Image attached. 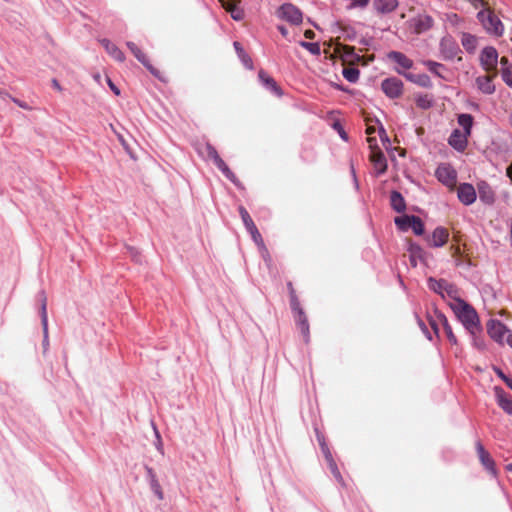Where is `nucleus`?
<instances>
[{"label":"nucleus","mask_w":512,"mask_h":512,"mask_svg":"<svg viewBox=\"0 0 512 512\" xmlns=\"http://www.w3.org/2000/svg\"><path fill=\"white\" fill-rule=\"evenodd\" d=\"M448 305L471 336L480 333L481 326L478 314L470 304L458 297L453 301H449Z\"/></svg>","instance_id":"1"},{"label":"nucleus","mask_w":512,"mask_h":512,"mask_svg":"<svg viewBox=\"0 0 512 512\" xmlns=\"http://www.w3.org/2000/svg\"><path fill=\"white\" fill-rule=\"evenodd\" d=\"M477 18L489 34L495 36H501L503 34L504 26L490 8L486 7L478 12Z\"/></svg>","instance_id":"2"},{"label":"nucleus","mask_w":512,"mask_h":512,"mask_svg":"<svg viewBox=\"0 0 512 512\" xmlns=\"http://www.w3.org/2000/svg\"><path fill=\"white\" fill-rule=\"evenodd\" d=\"M428 287L445 299L447 303L459 297L458 289L453 284L443 279L436 280L434 278H429Z\"/></svg>","instance_id":"3"},{"label":"nucleus","mask_w":512,"mask_h":512,"mask_svg":"<svg viewBox=\"0 0 512 512\" xmlns=\"http://www.w3.org/2000/svg\"><path fill=\"white\" fill-rule=\"evenodd\" d=\"M206 154L208 159L212 160L216 167L236 186L240 187L241 183L236 175L230 170L228 165L224 162V160L220 157L217 150L211 145L206 144L205 146Z\"/></svg>","instance_id":"4"},{"label":"nucleus","mask_w":512,"mask_h":512,"mask_svg":"<svg viewBox=\"0 0 512 512\" xmlns=\"http://www.w3.org/2000/svg\"><path fill=\"white\" fill-rule=\"evenodd\" d=\"M367 142L370 148L369 158L376 174H384L387 170V161L383 152L377 147L376 138L368 137Z\"/></svg>","instance_id":"5"},{"label":"nucleus","mask_w":512,"mask_h":512,"mask_svg":"<svg viewBox=\"0 0 512 512\" xmlns=\"http://www.w3.org/2000/svg\"><path fill=\"white\" fill-rule=\"evenodd\" d=\"M277 17L281 20L287 21L292 25H298L302 22V12L295 5L291 3H285L281 5L277 12Z\"/></svg>","instance_id":"6"},{"label":"nucleus","mask_w":512,"mask_h":512,"mask_svg":"<svg viewBox=\"0 0 512 512\" xmlns=\"http://www.w3.org/2000/svg\"><path fill=\"white\" fill-rule=\"evenodd\" d=\"M396 226L403 231L411 228L416 235H422L424 233V224L422 220L417 216L404 215L395 218Z\"/></svg>","instance_id":"7"},{"label":"nucleus","mask_w":512,"mask_h":512,"mask_svg":"<svg viewBox=\"0 0 512 512\" xmlns=\"http://www.w3.org/2000/svg\"><path fill=\"white\" fill-rule=\"evenodd\" d=\"M480 63L485 71L496 73L498 63L497 50L492 46L485 47L480 53Z\"/></svg>","instance_id":"8"},{"label":"nucleus","mask_w":512,"mask_h":512,"mask_svg":"<svg viewBox=\"0 0 512 512\" xmlns=\"http://www.w3.org/2000/svg\"><path fill=\"white\" fill-rule=\"evenodd\" d=\"M291 309L294 314L297 328L300 330L305 342H308L310 338V330L307 315L301 307V304H297V306H291Z\"/></svg>","instance_id":"9"},{"label":"nucleus","mask_w":512,"mask_h":512,"mask_svg":"<svg viewBox=\"0 0 512 512\" xmlns=\"http://www.w3.org/2000/svg\"><path fill=\"white\" fill-rule=\"evenodd\" d=\"M437 179L449 188H453L457 182L456 171L448 164H441L436 169Z\"/></svg>","instance_id":"10"},{"label":"nucleus","mask_w":512,"mask_h":512,"mask_svg":"<svg viewBox=\"0 0 512 512\" xmlns=\"http://www.w3.org/2000/svg\"><path fill=\"white\" fill-rule=\"evenodd\" d=\"M487 332L489 336L498 343H503L506 341L508 333H512L506 328L505 325L497 320H490L488 322Z\"/></svg>","instance_id":"11"},{"label":"nucleus","mask_w":512,"mask_h":512,"mask_svg":"<svg viewBox=\"0 0 512 512\" xmlns=\"http://www.w3.org/2000/svg\"><path fill=\"white\" fill-rule=\"evenodd\" d=\"M126 45L129 48V50L132 52V54L136 57V59L140 63H142L150 71L151 74H153L155 77L161 79L160 71L151 65L146 54L135 43L129 41L126 43Z\"/></svg>","instance_id":"12"},{"label":"nucleus","mask_w":512,"mask_h":512,"mask_svg":"<svg viewBox=\"0 0 512 512\" xmlns=\"http://www.w3.org/2000/svg\"><path fill=\"white\" fill-rule=\"evenodd\" d=\"M382 90L390 98H397L402 94L403 83L398 78L385 79L381 84Z\"/></svg>","instance_id":"13"},{"label":"nucleus","mask_w":512,"mask_h":512,"mask_svg":"<svg viewBox=\"0 0 512 512\" xmlns=\"http://www.w3.org/2000/svg\"><path fill=\"white\" fill-rule=\"evenodd\" d=\"M475 447L481 464L489 473L495 476L497 473L495 462L489 452L485 450L483 444L480 441L476 442Z\"/></svg>","instance_id":"14"},{"label":"nucleus","mask_w":512,"mask_h":512,"mask_svg":"<svg viewBox=\"0 0 512 512\" xmlns=\"http://www.w3.org/2000/svg\"><path fill=\"white\" fill-rule=\"evenodd\" d=\"M433 19L427 14H419L410 20V26L417 34L429 30L433 26Z\"/></svg>","instance_id":"15"},{"label":"nucleus","mask_w":512,"mask_h":512,"mask_svg":"<svg viewBox=\"0 0 512 512\" xmlns=\"http://www.w3.org/2000/svg\"><path fill=\"white\" fill-rule=\"evenodd\" d=\"M399 6L398 0H372L373 10L378 15L390 14Z\"/></svg>","instance_id":"16"},{"label":"nucleus","mask_w":512,"mask_h":512,"mask_svg":"<svg viewBox=\"0 0 512 512\" xmlns=\"http://www.w3.org/2000/svg\"><path fill=\"white\" fill-rule=\"evenodd\" d=\"M458 198L464 205H471L475 202L477 194L475 188L468 183H463L458 187Z\"/></svg>","instance_id":"17"},{"label":"nucleus","mask_w":512,"mask_h":512,"mask_svg":"<svg viewBox=\"0 0 512 512\" xmlns=\"http://www.w3.org/2000/svg\"><path fill=\"white\" fill-rule=\"evenodd\" d=\"M448 238V230L444 227H437L432 235L427 238V241L431 247H442L447 243Z\"/></svg>","instance_id":"18"},{"label":"nucleus","mask_w":512,"mask_h":512,"mask_svg":"<svg viewBox=\"0 0 512 512\" xmlns=\"http://www.w3.org/2000/svg\"><path fill=\"white\" fill-rule=\"evenodd\" d=\"M468 137V134L456 129L450 135L448 142L456 150L463 151L467 146Z\"/></svg>","instance_id":"19"},{"label":"nucleus","mask_w":512,"mask_h":512,"mask_svg":"<svg viewBox=\"0 0 512 512\" xmlns=\"http://www.w3.org/2000/svg\"><path fill=\"white\" fill-rule=\"evenodd\" d=\"M496 76V73L492 75L480 76L476 79V84L478 89L485 94H492L495 91V85L493 84V79Z\"/></svg>","instance_id":"20"},{"label":"nucleus","mask_w":512,"mask_h":512,"mask_svg":"<svg viewBox=\"0 0 512 512\" xmlns=\"http://www.w3.org/2000/svg\"><path fill=\"white\" fill-rule=\"evenodd\" d=\"M100 43L104 47V49L107 51V53L111 57H113L116 61L124 62V60H125L124 53L114 43H112L108 39H101Z\"/></svg>","instance_id":"21"},{"label":"nucleus","mask_w":512,"mask_h":512,"mask_svg":"<svg viewBox=\"0 0 512 512\" xmlns=\"http://www.w3.org/2000/svg\"><path fill=\"white\" fill-rule=\"evenodd\" d=\"M479 198L485 204H492L495 200V195L492 188L485 182H480L477 185Z\"/></svg>","instance_id":"22"},{"label":"nucleus","mask_w":512,"mask_h":512,"mask_svg":"<svg viewBox=\"0 0 512 512\" xmlns=\"http://www.w3.org/2000/svg\"><path fill=\"white\" fill-rule=\"evenodd\" d=\"M498 405L508 414L512 415V399L507 396L502 388H495Z\"/></svg>","instance_id":"23"},{"label":"nucleus","mask_w":512,"mask_h":512,"mask_svg":"<svg viewBox=\"0 0 512 512\" xmlns=\"http://www.w3.org/2000/svg\"><path fill=\"white\" fill-rule=\"evenodd\" d=\"M335 51L345 62H354L359 60V56L356 55L354 47L338 44Z\"/></svg>","instance_id":"24"},{"label":"nucleus","mask_w":512,"mask_h":512,"mask_svg":"<svg viewBox=\"0 0 512 512\" xmlns=\"http://www.w3.org/2000/svg\"><path fill=\"white\" fill-rule=\"evenodd\" d=\"M146 471H147V477L149 480L151 490L153 491V493L157 496V498L159 500H163V498H164L163 491H162L161 485L157 479L156 473L154 472V470L152 468H149V467L146 468Z\"/></svg>","instance_id":"25"},{"label":"nucleus","mask_w":512,"mask_h":512,"mask_svg":"<svg viewBox=\"0 0 512 512\" xmlns=\"http://www.w3.org/2000/svg\"><path fill=\"white\" fill-rule=\"evenodd\" d=\"M387 57L391 61L397 63L403 69H410L413 66V61L401 52L391 51L387 54Z\"/></svg>","instance_id":"26"},{"label":"nucleus","mask_w":512,"mask_h":512,"mask_svg":"<svg viewBox=\"0 0 512 512\" xmlns=\"http://www.w3.org/2000/svg\"><path fill=\"white\" fill-rule=\"evenodd\" d=\"M390 202H391L392 208L399 213L403 212L406 208L405 200H404L403 196L397 191H393L391 193Z\"/></svg>","instance_id":"27"},{"label":"nucleus","mask_w":512,"mask_h":512,"mask_svg":"<svg viewBox=\"0 0 512 512\" xmlns=\"http://www.w3.org/2000/svg\"><path fill=\"white\" fill-rule=\"evenodd\" d=\"M458 124L463 128L462 132L470 135L473 125V117L470 114H460L458 116Z\"/></svg>","instance_id":"28"},{"label":"nucleus","mask_w":512,"mask_h":512,"mask_svg":"<svg viewBox=\"0 0 512 512\" xmlns=\"http://www.w3.org/2000/svg\"><path fill=\"white\" fill-rule=\"evenodd\" d=\"M259 78L260 80L268 87L270 88L274 93L277 95L281 94V91L279 87L277 86L276 82L273 78H271L269 75H267L264 71H259Z\"/></svg>","instance_id":"29"},{"label":"nucleus","mask_w":512,"mask_h":512,"mask_svg":"<svg viewBox=\"0 0 512 512\" xmlns=\"http://www.w3.org/2000/svg\"><path fill=\"white\" fill-rule=\"evenodd\" d=\"M461 42L463 47L469 52H474L477 47V38L471 34L464 33Z\"/></svg>","instance_id":"30"},{"label":"nucleus","mask_w":512,"mask_h":512,"mask_svg":"<svg viewBox=\"0 0 512 512\" xmlns=\"http://www.w3.org/2000/svg\"><path fill=\"white\" fill-rule=\"evenodd\" d=\"M224 8L231 14V17L235 20H241L243 18V11L233 2H227L223 4Z\"/></svg>","instance_id":"31"},{"label":"nucleus","mask_w":512,"mask_h":512,"mask_svg":"<svg viewBox=\"0 0 512 512\" xmlns=\"http://www.w3.org/2000/svg\"><path fill=\"white\" fill-rule=\"evenodd\" d=\"M41 320L43 326V334L44 339H48V318H47V310H46V298L44 297L41 305Z\"/></svg>","instance_id":"32"},{"label":"nucleus","mask_w":512,"mask_h":512,"mask_svg":"<svg viewBox=\"0 0 512 512\" xmlns=\"http://www.w3.org/2000/svg\"><path fill=\"white\" fill-rule=\"evenodd\" d=\"M325 455H326V459L328 460L329 462V467H330V470L332 472V474L335 476V478L339 481H342V476L340 474V471L336 465V463L334 462L331 454L329 451H326L325 452Z\"/></svg>","instance_id":"33"},{"label":"nucleus","mask_w":512,"mask_h":512,"mask_svg":"<svg viewBox=\"0 0 512 512\" xmlns=\"http://www.w3.org/2000/svg\"><path fill=\"white\" fill-rule=\"evenodd\" d=\"M248 232L250 233L253 241L255 242V244L257 245L258 248H260L263 245H265V243L263 241V238H262V236H261V234L258 231L256 226H254L253 228L248 229Z\"/></svg>","instance_id":"34"},{"label":"nucleus","mask_w":512,"mask_h":512,"mask_svg":"<svg viewBox=\"0 0 512 512\" xmlns=\"http://www.w3.org/2000/svg\"><path fill=\"white\" fill-rule=\"evenodd\" d=\"M343 76L349 81V82H355L358 80L359 77V71L355 68H346L343 70Z\"/></svg>","instance_id":"35"},{"label":"nucleus","mask_w":512,"mask_h":512,"mask_svg":"<svg viewBox=\"0 0 512 512\" xmlns=\"http://www.w3.org/2000/svg\"><path fill=\"white\" fill-rule=\"evenodd\" d=\"M287 288L289 291V297H290V305L291 306H297V304H300V301L298 299V296L296 294V290L291 282L287 283Z\"/></svg>","instance_id":"36"},{"label":"nucleus","mask_w":512,"mask_h":512,"mask_svg":"<svg viewBox=\"0 0 512 512\" xmlns=\"http://www.w3.org/2000/svg\"><path fill=\"white\" fill-rule=\"evenodd\" d=\"M300 45L314 55L320 54V46L318 43H310V42L301 41Z\"/></svg>","instance_id":"37"},{"label":"nucleus","mask_w":512,"mask_h":512,"mask_svg":"<svg viewBox=\"0 0 512 512\" xmlns=\"http://www.w3.org/2000/svg\"><path fill=\"white\" fill-rule=\"evenodd\" d=\"M443 325H444V330H445L446 336H447L448 340L450 341V343L457 344V338L454 335L452 328L450 327V325L448 324V322L445 318L443 319Z\"/></svg>","instance_id":"38"},{"label":"nucleus","mask_w":512,"mask_h":512,"mask_svg":"<svg viewBox=\"0 0 512 512\" xmlns=\"http://www.w3.org/2000/svg\"><path fill=\"white\" fill-rule=\"evenodd\" d=\"M426 66L428 67V69L435 73L436 75L438 76H442L441 75V70L444 69L443 65L440 64V63H437V62H434V61H427L426 62Z\"/></svg>","instance_id":"39"},{"label":"nucleus","mask_w":512,"mask_h":512,"mask_svg":"<svg viewBox=\"0 0 512 512\" xmlns=\"http://www.w3.org/2000/svg\"><path fill=\"white\" fill-rule=\"evenodd\" d=\"M502 78L508 86L512 87V66L502 68Z\"/></svg>","instance_id":"40"},{"label":"nucleus","mask_w":512,"mask_h":512,"mask_svg":"<svg viewBox=\"0 0 512 512\" xmlns=\"http://www.w3.org/2000/svg\"><path fill=\"white\" fill-rule=\"evenodd\" d=\"M410 252H411V263L413 266H416L417 265L416 257H421L422 249L419 246L412 245L410 247Z\"/></svg>","instance_id":"41"},{"label":"nucleus","mask_w":512,"mask_h":512,"mask_svg":"<svg viewBox=\"0 0 512 512\" xmlns=\"http://www.w3.org/2000/svg\"><path fill=\"white\" fill-rule=\"evenodd\" d=\"M259 249V252L263 258V260L265 261V263L267 265H271L272 263V258H271V255L266 247V245H263L262 247L258 248Z\"/></svg>","instance_id":"42"},{"label":"nucleus","mask_w":512,"mask_h":512,"mask_svg":"<svg viewBox=\"0 0 512 512\" xmlns=\"http://www.w3.org/2000/svg\"><path fill=\"white\" fill-rule=\"evenodd\" d=\"M241 219L247 230L256 226L252 218L250 217L249 213L241 217Z\"/></svg>","instance_id":"43"},{"label":"nucleus","mask_w":512,"mask_h":512,"mask_svg":"<svg viewBox=\"0 0 512 512\" xmlns=\"http://www.w3.org/2000/svg\"><path fill=\"white\" fill-rule=\"evenodd\" d=\"M333 127H334V129H335V130H337V132L339 133L340 137H341L343 140H345V141H346V140L348 139L346 132L344 131V129H343V127H342V125H341L339 122H335V123L333 124Z\"/></svg>","instance_id":"44"},{"label":"nucleus","mask_w":512,"mask_h":512,"mask_svg":"<svg viewBox=\"0 0 512 512\" xmlns=\"http://www.w3.org/2000/svg\"><path fill=\"white\" fill-rule=\"evenodd\" d=\"M473 337V344L476 348H478L479 350H484L485 349V343H484V340L479 338L477 336V334H475V336H472Z\"/></svg>","instance_id":"45"},{"label":"nucleus","mask_w":512,"mask_h":512,"mask_svg":"<svg viewBox=\"0 0 512 512\" xmlns=\"http://www.w3.org/2000/svg\"><path fill=\"white\" fill-rule=\"evenodd\" d=\"M417 105L423 109L429 108L431 105V102L426 97H419L417 99Z\"/></svg>","instance_id":"46"},{"label":"nucleus","mask_w":512,"mask_h":512,"mask_svg":"<svg viewBox=\"0 0 512 512\" xmlns=\"http://www.w3.org/2000/svg\"><path fill=\"white\" fill-rule=\"evenodd\" d=\"M244 65L249 68V69H252L253 68V64H252V60L250 59V57L246 54V53H243L242 55H240Z\"/></svg>","instance_id":"47"},{"label":"nucleus","mask_w":512,"mask_h":512,"mask_svg":"<svg viewBox=\"0 0 512 512\" xmlns=\"http://www.w3.org/2000/svg\"><path fill=\"white\" fill-rule=\"evenodd\" d=\"M379 135H380V138H381V140H382L383 142H387V143H389V142H390V140H389V138H388V135H387V133H386V131L384 130V128H383V127H381V128H380V130H379Z\"/></svg>","instance_id":"48"},{"label":"nucleus","mask_w":512,"mask_h":512,"mask_svg":"<svg viewBox=\"0 0 512 512\" xmlns=\"http://www.w3.org/2000/svg\"><path fill=\"white\" fill-rule=\"evenodd\" d=\"M107 83H108L109 87L111 88V90H112L116 95H119V94H120L119 89L115 86V84L111 81V79H110V78H107Z\"/></svg>","instance_id":"49"},{"label":"nucleus","mask_w":512,"mask_h":512,"mask_svg":"<svg viewBox=\"0 0 512 512\" xmlns=\"http://www.w3.org/2000/svg\"><path fill=\"white\" fill-rule=\"evenodd\" d=\"M13 100L14 103H16L19 107L23 108V109H26V110H30L31 108L25 103V102H22L18 99H15V98H11Z\"/></svg>","instance_id":"50"},{"label":"nucleus","mask_w":512,"mask_h":512,"mask_svg":"<svg viewBox=\"0 0 512 512\" xmlns=\"http://www.w3.org/2000/svg\"><path fill=\"white\" fill-rule=\"evenodd\" d=\"M499 376L506 382L508 387L512 389V379L507 378L502 372H499Z\"/></svg>","instance_id":"51"},{"label":"nucleus","mask_w":512,"mask_h":512,"mask_svg":"<svg viewBox=\"0 0 512 512\" xmlns=\"http://www.w3.org/2000/svg\"><path fill=\"white\" fill-rule=\"evenodd\" d=\"M472 5H474L475 7H478L479 5L481 6H485V2L484 0H468Z\"/></svg>","instance_id":"52"},{"label":"nucleus","mask_w":512,"mask_h":512,"mask_svg":"<svg viewBox=\"0 0 512 512\" xmlns=\"http://www.w3.org/2000/svg\"><path fill=\"white\" fill-rule=\"evenodd\" d=\"M304 36L307 38V39H313L315 37V33L312 31V30H306L304 32Z\"/></svg>","instance_id":"53"},{"label":"nucleus","mask_w":512,"mask_h":512,"mask_svg":"<svg viewBox=\"0 0 512 512\" xmlns=\"http://www.w3.org/2000/svg\"><path fill=\"white\" fill-rule=\"evenodd\" d=\"M234 47L237 50L239 56L245 53L238 42H234Z\"/></svg>","instance_id":"54"},{"label":"nucleus","mask_w":512,"mask_h":512,"mask_svg":"<svg viewBox=\"0 0 512 512\" xmlns=\"http://www.w3.org/2000/svg\"><path fill=\"white\" fill-rule=\"evenodd\" d=\"M500 64L503 66V68L509 67L508 66V59L506 57H502L500 59Z\"/></svg>","instance_id":"55"},{"label":"nucleus","mask_w":512,"mask_h":512,"mask_svg":"<svg viewBox=\"0 0 512 512\" xmlns=\"http://www.w3.org/2000/svg\"><path fill=\"white\" fill-rule=\"evenodd\" d=\"M278 30L280 31V33H281L283 36H287L288 31H287V29H286L285 27H283V26H279V27H278Z\"/></svg>","instance_id":"56"},{"label":"nucleus","mask_w":512,"mask_h":512,"mask_svg":"<svg viewBox=\"0 0 512 512\" xmlns=\"http://www.w3.org/2000/svg\"><path fill=\"white\" fill-rule=\"evenodd\" d=\"M239 213H240V216L243 217L244 215L248 214V211L243 206H240Z\"/></svg>","instance_id":"57"},{"label":"nucleus","mask_w":512,"mask_h":512,"mask_svg":"<svg viewBox=\"0 0 512 512\" xmlns=\"http://www.w3.org/2000/svg\"><path fill=\"white\" fill-rule=\"evenodd\" d=\"M506 343L512 348V333H508Z\"/></svg>","instance_id":"58"},{"label":"nucleus","mask_w":512,"mask_h":512,"mask_svg":"<svg viewBox=\"0 0 512 512\" xmlns=\"http://www.w3.org/2000/svg\"><path fill=\"white\" fill-rule=\"evenodd\" d=\"M375 132V128L373 126H368L367 129H366V133L368 135H371L372 133Z\"/></svg>","instance_id":"59"},{"label":"nucleus","mask_w":512,"mask_h":512,"mask_svg":"<svg viewBox=\"0 0 512 512\" xmlns=\"http://www.w3.org/2000/svg\"><path fill=\"white\" fill-rule=\"evenodd\" d=\"M11 98L7 93L3 92V91H0V98L2 99H6V98Z\"/></svg>","instance_id":"60"},{"label":"nucleus","mask_w":512,"mask_h":512,"mask_svg":"<svg viewBox=\"0 0 512 512\" xmlns=\"http://www.w3.org/2000/svg\"><path fill=\"white\" fill-rule=\"evenodd\" d=\"M53 85L55 88L60 89V85L58 84V82L56 80L53 81Z\"/></svg>","instance_id":"61"},{"label":"nucleus","mask_w":512,"mask_h":512,"mask_svg":"<svg viewBox=\"0 0 512 512\" xmlns=\"http://www.w3.org/2000/svg\"><path fill=\"white\" fill-rule=\"evenodd\" d=\"M509 124H510V126H511V128H512V112H511V114L509 115Z\"/></svg>","instance_id":"62"},{"label":"nucleus","mask_w":512,"mask_h":512,"mask_svg":"<svg viewBox=\"0 0 512 512\" xmlns=\"http://www.w3.org/2000/svg\"><path fill=\"white\" fill-rule=\"evenodd\" d=\"M94 78H95V80H96V81H98V82H99L101 77H100V75H99V74H96V75L94 76Z\"/></svg>","instance_id":"63"},{"label":"nucleus","mask_w":512,"mask_h":512,"mask_svg":"<svg viewBox=\"0 0 512 512\" xmlns=\"http://www.w3.org/2000/svg\"><path fill=\"white\" fill-rule=\"evenodd\" d=\"M507 469H508V470H512V465H511V464H510V465H508V466H507Z\"/></svg>","instance_id":"64"}]
</instances>
